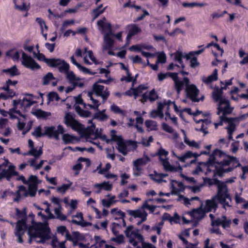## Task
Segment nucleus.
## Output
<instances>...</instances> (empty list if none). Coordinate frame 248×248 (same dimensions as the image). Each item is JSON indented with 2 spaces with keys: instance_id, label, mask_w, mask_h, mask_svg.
I'll return each mask as SVG.
<instances>
[{
  "instance_id": "393cba45",
  "label": "nucleus",
  "mask_w": 248,
  "mask_h": 248,
  "mask_svg": "<svg viewBox=\"0 0 248 248\" xmlns=\"http://www.w3.org/2000/svg\"><path fill=\"white\" fill-rule=\"evenodd\" d=\"M168 176L167 174H164V173H156L155 175L153 174H150V178L153 180L154 181H155L156 182L158 183H160L162 182H166V181L163 180V178L166 177Z\"/></svg>"
},
{
  "instance_id": "0eeeda50",
  "label": "nucleus",
  "mask_w": 248,
  "mask_h": 248,
  "mask_svg": "<svg viewBox=\"0 0 248 248\" xmlns=\"http://www.w3.org/2000/svg\"><path fill=\"white\" fill-rule=\"evenodd\" d=\"M15 169L16 167L8 159H4V161L0 165V180L6 178L10 181L13 176L17 175L18 173Z\"/></svg>"
},
{
  "instance_id": "1a4fd4ad",
  "label": "nucleus",
  "mask_w": 248,
  "mask_h": 248,
  "mask_svg": "<svg viewBox=\"0 0 248 248\" xmlns=\"http://www.w3.org/2000/svg\"><path fill=\"white\" fill-rule=\"evenodd\" d=\"M22 64L26 68L34 70L39 69L41 66L31 56H28L24 52L22 53Z\"/></svg>"
},
{
  "instance_id": "f03ea898",
  "label": "nucleus",
  "mask_w": 248,
  "mask_h": 248,
  "mask_svg": "<svg viewBox=\"0 0 248 248\" xmlns=\"http://www.w3.org/2000/svg\"><path fill=\"white\" fill-rule=\"evenodd\" d=\"M27 233L30 237L28 241L30 244L33 240L43 244L51 237L50 230L47 222L38 223L29 227Z\"/></svg>"
},
{
  "instance_id": "a878e982",
  "label": "nucleus",
  "mask_w": 248,
  "mask_h": 248,
  "mask_svg": "<svg viewBox=\"0 0 248 248\" xmlns=\"http://www.w3.org/2000/svg\"><path fill=\"white\" fill-rule=\"evenodd\" d=\"M182 132H183L184 135V141L190 147H193L196 148V149H199L200 148V145L198 143H197L194 140L190 141L186 136V133L185 130H181Z\"/></svg>"
},
{
  "instance_id": "72a5a7b5",
  "label": "nucleus",
  "mask_w": 248,
  "mask_h": 248,
  "mask_svg": "<svg viewBox=\"0 0 248 248\" xmlns=\"http://www.w3.org/2000/svg\"><path fill=\"white\" fill-rule=\"evenodd\" d=\"M150 158L149 157L146 156L145 157L143 158H140L137 159V160H135L133 162L134 166H140L142 165L146 164L147 162L150 161Z\"/></svg>"
},
{
  "instance_id": "338daca9",
  "label": "nucleus",
  "mask_w": 248,
  "mask_h": 248,
  "mask_svg": "<svg viewBox=\"0 0 248 248\" xmlns=\"http://www.w3.org/2000/svg\"><path fill=\"white\" fill-rule=\"evenodd\" d=\"M111 133V140L113 141H118L120 140H121V138H120L119 137L115 135L116 131L115 130H112L110 131Z\"/></svg>"
},
{
  "instance_id": "2eb2a0df",
  "label": "nucleus",
  "mask_w": 248,
  "mask_h": 248,
  "mask_svg": "<svg viewBox=\"0 0 248 248\" xmlns=\"http://www.w3.org/2000/svg\"><path fill=\"white\" fill-rule=\"evenodd\" d=\"M111 35H114V34H104L103 46V51L107 49H110L113 46L114 40Z\"/></svg>"
},
{
  "instance_id": "7c9ffc66",
  "label": "nucleus",
  "mask_w": 248,
  "mask_h": 248,
  "mask_svg": "<svg viewBox=\"0 0 248 248\" xmlns=\"http://www.w3.org/2000/svg\"><path fill=\"white\" fill-rule=\"evenodd\" d=\"M171 186H172V190H171V194L177 195H178V196H179L180 195V193L181 192H183L185 189L184 186L182 183H179L178 184V186L179 187V188H178V189H176V188H175L173 186L172 184L171 185Z\"/></svg>"
},
{
  "instance_id": "c85d7f7f",
  "label": "nucleus",
  "mask_w": 248,
  "mask_h": 248,
  "mask_svg": "<svg viewBox=\"0 0 248 248\" xmlns=\"http://www.w3.org/2000/svg\"><path fill=\"white\" fill-rule=\"evenodd\" d=\"M65 74L67 78L71 83L77 84V81L80 79L77 77L72 71L69 72L68 71Z\"/></svg>"
},
{
  "instance_id": "ea45409f",
  "label": "nucleus",
  "mask_w": 248,
  "mask_h": 248,
  "mask_svg": "<svg viewBox=\"0 0 248 248\" xmlns=\"http://www.w3.org/2000/svg\"><path fill=\"white\" fill-rule=\"evenodd\" d=\"M14 50H11L6 52V55L12 58L14 61L18 60L19 58V53L18 51H16L13 53Z\"/></svg>"
},
{
  "instance_id": "bf43d9fd",
  "label": "nucleus",
  "mask_w": 248,
  "mask_h": 248,
  "mask_svg": "<svg viewBox=\"0 0 248 248\" xmlns=\"http://www.w3.org/2000/svg\"><path fill=\"white\" fill-rule=\"evenodd\" d=\"M50 204L47 203V207L45 209V212L47 214V219H54L55 218V216L51 213L49 208Z\"/></svg>"
},
{
  "instance_id": "6ab92c4d",
  "label": "nucleus",
  "mask_w": 248,
  "mask_h": 248,
  "mask_svg": "<svg viewBox=\"0 0 248 248\" xmlns=\"http://www.w3.org/2000/svg\"><path fill=\"white\" fill-rule=\"evenodd\" d=\"M95 125L92 124L91 126H88V127L84 129L83 131V134L85 136L86 138L87 139L89 138V137L93 135L94 134H95L96 135H98V129H96L95 131Z\"/></svg>"
},
{
  "instance_id": "5701e85b",
  "label": "nucleus",
  "mask_w": 248,
  "mask_h": 248,
  "mask_svg": "<svg viewBox=\"0 0 248 248\" xmlns=\"http://www.w3.org/2000/svg\"><path fill=\"white\" fill-rule=\"evenodd\" d=\"M117 149H118V151L122 154L124 155H126L127 154V146L122 141V139L117 141Z\"/></svg>"
},
{
  "instance_id": "37998d69",
  "label": "nucleus",
  "mask_w": 248,
  "mask_h": 248,
  "mask_svg": "<svg viewBox=\"0 0 248 248\" xmlns=\"http://www.w3.org/2000/svg\"><path fill=\"white\" fill-rule=\"evenodd\" d=\"M75 120L73 116L69 113H66L64 116V123L68 126H69Z\"/></svg>"
},
{
  "instance_id": "13d9d810",
  "label": "nucleus",
  "mask_w": 248,
  "mask_h": 248,
  "mask_svg": "<svg viewBox=\"0 0 248 248\" xmlns=\"http://www.w3.org/2000/svg\"><path fill=\"white\" fill-rule=\"evenodd\" d=\"M133 229V226L132 225L128 226L126 230L124 231V233L125 235L128 238H131V232H132V230Z\"/></svg>"
},
{
  "instance_id": "423d86ee",
  "label": "nucleus",
  "mask_w": 248,
  "mask_h": 248,
  "mask_svg": "<svg viewBox=\"0 0 248 248\" xmlns=\"http://www.w3.org/2000/svg\"><path fill=\"white\" fill-rule=\"evenodd\" d=\"M16 216L21 219L17 221L14 233L17 237V242L20 243H22L24 242L22 236L24 234L27 229L26 213L21 211L18 208L16 209Z\"/></svg>"
},
{
  "instance_id": "09e8293b",
  "label": "nucleus",
  "mask_w": 248,
  "mask_h": 248,
  "mask_svg": "<svg viewBox=\"0 0 248 248\" xmlns=\"http://www.w3.org/2000/svg\"><path fill=\"white\" fill-rule=\"evenodd\" d=\"M217 77H215L213 75H211L207 78L204 77L202 78L203 81L206 84H208L213 81L217 80Z\"/></svg>"
},
{
  "instance_id": "ddd939ff",
  "label": "nucleus",
  "mask_w": 248,
  "mask_h": 248,
  "mask_svg": "<svg viewBox=\"0 0 248 248\" xmlns=\"http://www.w3.org/2000/svg\"><path fill=\"white\" fill-rule=\"evenodd\" d=\"M186 92L193 102L199 101V99L197 98L199 91L195 85L194 84H188L186 88Z\"/></svg>"
},
{
  "instance_id": "a211bd4d",
  "label": "nucleus",
  "mask_w": 248,
  "mask_h": 248,
  "mask_svg": "<svg viewBox=\"0 0 248 248\" xmlns=\"http://www.w3.org/2000/svg\"><path fill=\"white\" fill-rule=\"evenodd\" d=\"M21 192H23V196L24 197H27L30 196L29 193L26 189L25 186H20L18 187V189L16 191V197L14 199V201L18 202L21 197Z\"/></svg>"
},
{
  "instance_id": "c756f323",
  "label": "nucleus",
  "mask_w": 248,
  "mask_h": 248,
  "mask_svg": "<svg viewBox=\"0 0 248 248\" xmlns=\"http://www.w3.org/2000/svg\"><path fill=\"white\" fill-rule=\"evenodd\" d=\"M54 213L57 219L61 220H65L66 219V217L62 213V207L61 205H59L58 207L55 208Z\"/></svg>"
},
{
  "instance_id": "680f3d73",
  "label": "nucleus",
  "mask_w": 248,
  "mask_h": 248,
  "mask_svg": "<svg viewBox=\"0 0 248 248\" xmlns=\"http://www.w3.org/2000/svg\"><path fill=\"white\" fill-rule=\"evenodd\" d=\"M162 128L164 130L169 133H172L173 132V128L165 123L162 124Z\"/></svg>"
},
{
  "instance_id": "dca6fc26",
  "label": "nucleus",
  "mask_w": 248,
  "mask_h": 248,
  "mask_svg": "<svg viewBox=\"0 0 248 248\" xmlns=\"http://www.w3.org/2000/svg\"><path fill=\"white\" fill-rule=\"evenodd\" d=\"M189 79L187 77H185L182 80L179 79L178 80L175 81L174 88L177 93H180V92L183 90L184 85H185L186 88L189 84Z\"/></svg>"
},
{
  "instance_id": "6e6552de",
  "label": "nucleus",
  "mask_w": 248,
  "mask_h": 248,
  "mask_svg": "<svg viewBox=\"0 0 248 248\" xmlns=\"http://www.w3.org/2000/svg\"><path fill=\"white\" fill-rule=\"evenodd\" d=\"M22 64L26 68L34 70L39 69L41 66L31 56H28L24 52L22 53Z\"/></svg>"
},
{
  "instance_id": "de8ad7c7",
  "label": "nucleus",
  "mask_w": 248,
  "mask_h": 248,
  "mask_svg": "<svg viewBox=\"0 0 248 248\" xmlns=\"http://www.w3.org/2000/svg\"><path fill=\"white\" fill-rule=\"evenodd\" d=\"M116 236V237L111 238V241H114L118 244H121L124 242V237L123 234L118 235Z\"/></svg>"
},
{
  "instance_id": "6e6d98bb",
  "label": "nucleus",
  "mask_w": 248,
  "mask_h": 248,
  "mask_svg": "<svg viewBox=\"0 0 248 248\" xmlns=\"http://www.w3.org/2000/svg\"><path fill=\"white\" fill-rule=\"evenodd\" d=\"M101 202L104 206L109 208L112 204L115 203L116 201L111 202L109 200L103 199Z\"/></svg>"
},
{
  "instance_id": "473e14b6",
  "label": "nucleus",
  "mask_w": 248,
  "mask_h": 248,
  "mask_svg": "<svg viewBox=\"0 0 248 248\" xmlns=\"http://www.w3.org/2000/svg\"><path fill=\"white\" fill-rule=\"evenodd\" d=\"M75 110L79 115L84 117H88L91 114L88 110H83L78 106L75 107Z\"/></svg>"
},
{
  "instance_id": "bb28decb",
  "label": "nucleus",
  "mask_w": 248,
  "mask_h": 248,
  "mask_svg": "<svg viewBox=\"0 0 248 248\" xmlns=\"http://www.w3.org/2000/svg\"><path fill=\"white\" fill-rule=\"evenodd\" d=\"M46 64L51 67H58L62 62V59L51 58L46 60Z\"/></svg>"
},
{
  "instance_id": "58836bf2",
  "label": "nucleus",
  "mask_w": 248,
  "mask_h": 248,
  "mask_svg": "<svg viewBox=\"0 0 248 248\" xmlns=\"http://www.w3.org/2000/svg\"><path fill=\"white\" fill-rule=\"evenodd\" d=\"M93 93L91 92H89L88 93V96L90 97V99L92 100L93 103L95 105V106H93L92 105H88L89 107L91 108H93L95 109H98V107L99 106V104L98 103V101L97 100H95L93 98L92 96Z\"/></svg>"
},
{
  "instance_id": "4be33fe9",
  "label": "nucleus",
  "mask_w": 248,
  "mask_h": 248,
  "mask_svg": "<svg viewBox=\"0 0 248 248\" xmlns=\"http://www.w3.org/2000/svg\"><path fill=\"white\" fill-rule=\"evenodd\" d=\"M145 212L146 211L142 207L137 210H129L127 211L128 215L135 218H140Z\"/></svg>"
},
{
  "instance_id": "4c0bfd02",
  "label": "nucleus",
  "mask_w": 248,
  "mask_h": 248,
  "mask_svg": "<svg viewBox=\"0 0 248 248\" xmlns=\"http://www.w3.org/2000/svg\"><path fill=\"white\" fill-rule=\"evenodd\" d=\"M129 32L134 35L141 31V29L136 24H131L129 26Z\"/></svg>"
},
{
  "instance_id": "0e129e2a",
  "label": "nucleus",
  "mask_w": 248,
  "mask_h": 248,
  "mask_svg": "<svg viewBox=\"0 0 248 248\" xmlns=\"http://www.w3.org/2000/svg\"><path fill=\"white\" fill-rule=\"evenodd\" d=\"M129 58L130 60H131L134 63L142 62L141 58L140 57H139L138 55H136L134 57L130 56Z\"/></svg>"
},
{
  "instance_id": "20e7f679",
  "label": "nucleus",
  "mask_w": 248,
  "mask_h": 248,
  "mask_svg": "<svg viewBox=\"0 0 248 248\" xmlns=\"http://www.w3.org/2000/svg\"><path fill=\"white\" fill-rule=\"evenodd\" d=\"M64 132V128L62 126L59 125L56 129L54 126H45L44 127V132H41V127L38 126L34 131L32 132V135L36 138L41 137L42 136L46 135L49 138H54L56 140L59 139V134H63Z\"/></svg>"
},
{
  "instance_id": "f3484780",
  "label": "nucleus",
  "mask_w": 248,
  "mask_h": 248,
  "mask_svg": "<svg viewBox=\"0 0 248 248\" xmlns=\"http://www.w3.org/2000/svg\"><path fill=\"white\" fill-rule=\"evenodd\" d=\"M106 19L105 17H104L103 20H100L97 21V25L102 28V31H104L107 30L108 31L106 32L105 33L108 34H114L112 32V30L111 28V25L110 23H106L104 22V20H106Z\"/></svg>"
},
{
  "instance_id": "b1692460",
  "label": "nucleus",
  "mask_w": 248,
  "mask_h": 248,
  "mask_svg": "<svg viewBox=\"0 0 248 248\" xmlns=\"http://www.w3.org/2000/svg\"><path fill=\"white\" fill-rule=\"evenodd\" d=\"M43 154L42 148H40L38 150L36 149H31L28 153H24V155H31L33 156L35 158H38Z\"/></svg>"
},
{
  "instance_id": "9b49d317",
  "label": "nucleus",
  "mask_w": 248,
  "mask_h": 248,
  "mask_svg": "<svg viewBox=\"0 0 248 248\" xmlns=\"http://www.w3.org/2000/svg\"><path fill=\"white\" fill-rule=\"evenodd\" d=\"M221 112L222 113L221 116H220V121L219 123H216L215 124V128H217L219 125H222L223 123H227L228 125L226 127L228 130L229 134L228 139L229 140L232 138V118H228L226 116L228 114H224V110H222Z\"/></svg>"
},
{
  "instance_id": "c9c22d12",
  "label": "nucleus",
  "mask_w": 248,
  "mask_h": 248,
  "mask_svg": "<svg viewBox=\"0 0 248 248\" xmlns=\"http://www.w3.org/2000/svg\"><path fill=\"white\" fill-rule=\"evenodd\" d=\"M145 125L147 127L150 128L151 130H155L157 129V124L156 122L153 120H146L145 122Z\"/></svg>"
},
{
  "instance_id": "39448f33",
  "label": "nucleus",
  "mask_w": 248,
  "mask_h": 248,
  "mask_svg": "<svg viewBox=\"0 0 248 248\" xmlns=\"http://www.w3.org/2000/svg\"><path fill=\"white\" fill-rule=\"evenodd\" d=\"M224 155V154L220 150L216 149L213 151L212 155H210L208 160L206 163L208 166L213 165L215 163L220 164L222 166V168L218 170L217 172V174L219 176H222L223 172H227L231 171V168L229 167L227 169L224 168L225 166L229 165L230 160H224L223 161H220V163L218 161L217 158L223 156Z\"/></svg>"
},
{
  "instance_id": "603ef678",
  "label": "nucleus",
  "mask_w": 248,
  "mask_h": 248,
  "mask_svg": "<svg viewBox=\"0 0 248 248\" xmlns=\"http://www.w3.org/2000/svg\"><path fill=\"white\" fill-rule=\"evenodd\" d=\"M105 110L96 113L95 115V118L100 120H103L107 118V116L104 113Z\"/></svg>"
},
{
  "instance_id": "2f4dec72",
  "label": "nucleus",
  "mask_w": 248,
  "mask_h": 248,
  "mask_svg": "<svg viewBox=\"0 0 248 248\" xmlns=\"http://www.w3.org/2000/svg\"><path fill=\"white\" fill-rule=\"evenodd\" d=\"M59 71L61 73H66L69 70V65L65 61L62 60L61 64L58 66Z\"/></svg>"
},
{
  "instance_id": "49530a36",
  "label": "nucleus",
  "mask_w": 248,
  "mask_h": 248,
  "mask_svg": "<svg viewBox=\"0 0 248 248\" xmlns=\"http://www.w3.org/2000/svg\"><path fill=\"white\" fill-rule=\"evenodd\" d=\"M48 98L49 101L56 100L57 101L60 100V97L56 92H51L48 94Z\"/></svg>"
},
{
  "instance_id": "c03bdc74",
  "label": "nucleus",
  "mask_w": 248,
  "mask_h": 248,
  "mask_svg": "<svg viewBox=\"0 0 248 248\" xmlns=\"http://www.w3.org/2000/svg\"><path fill=\"white\" fill-rule=\"evenodd\" d=\"M74 23L75 21L74 19L65 20L61 27V30L62 31H64L68 26L74 24Z\"/></svg>"
},
{
  "instance_id": "e433bc0d",
  "label": "nucleus",
  "mask_w": 248,
  "mask_h": 248,
  "mask_svg": "<svg viewBox=\"0 0 248 248\" xmlns=\"http://www.w3.org/2000/svg\"><path fill=\"white\" fill-rule=\"evenodd\" d=\"M34 115L37 117L45 118L50 115V112H46L41 109L37 110L34 113Z\"/></svg>"
},
{
  "instance_id": "f704fd0d",
  "label": "nucleus",
  "mask_w": 248,
  "mask_h": 248,
  "mask_svg": "<svg viewBox=\"0 0 248 248\" xmlns=\"http://www.w3.org/2000/svg\"><path fill=\"white\" fill-rule=\"evenodd\" d=\"M55 79L53 74L49 72L43 77L42 83L44 85H47L51 80Z\"/></svg>"
},
{
  "instance_id": "79ce46f5",
  "label": "nucleus",
  "mask_w": 248,
  "mask_h": 248,
  "mask_svg": "<svg viewBox=\"0 0 248 248\" xmlns=\"http://www.w3.org/2000/svg\"><path fill=\"white\" fill-rule=\"evenodd\" d=\"M174 59L175 61L178 62L182 65V67L183 68H184V65L182 64V58H183V54L182 52L177 51L174 54Z\"/></svg>"
},
{
  "instance_id": "9d476101",
  "label": "nucleus",
  "mask_w": 248,
  "mask_h": 248,
  "mask_svg": "<svg viewBox=\"0 0 248 248\" xmlns=\"http://www.w3.org/2000/svg\"><path fill=\"white\" fill-rule=\"evenodd\" d=\"M93 91L97 96H100L102 98V103H104L109 96V92L108 88L103 85H99L95 83L93 86Z\"/></svg>"
},
{
  "instance_id": "4468645a",
  "label": "nucleus",
  "mask_w": 248,
  "mask_h": 248,
  "mask_svg": "<svg viewBox=\"0 0 248 248\" xmlns=\"http://www.w3.org/2000/svg\"><path fill=\"white\" fill-rule=\"evenodd\" d=\"M231 224V220L230 219H228L225 216H222L220 218H218L215 220H212L211 223L212 226H218L221 225L224 229L229 227Z\"/></svg>"
},
{
  "instance_id": "7ed1b4c3",
  "label": "nucleus",
  "mask_w": 248,
  "mask_h": 248,
  "mask_svg": "<svg viewBox=\"0 0 248 248\" xmlns=\"http://www.w3.org/2000/svg\"><path fill=\"white\" fill-rule=\"evenodd\" d=\"M223 89L225 90V87H221V89L217 88L214 89L212 93V96L215 101H218L217 115H219L222 110H224V114H230L232 111V108L230 107V102L222 97Z\"/></svg>"
},
{
  "instance_id": "412c9836",
  "label": "nucleus",
  "mask_w": 248,
  "mask_h": 248,
  "mask_svg": "<svg viewBox=\"0 0 248 248\" xmlns=\"http://www.w3.org/2000/svg\"><path fill=\"white\" fill-rule=\"evenodd\" d=\"M160 160L161 161L162 164L166 170L177 171V169L170 165L168 158H163L160 157Z\"/></svg>"
},
{
  "instance_id": "052dcab7",
  "label": "nucleus",
  "mask_w": 248,
  "mask_h": 248,
  "mask_svg": "<svg viewBox=\"0 0 248 248\" xmlns=\"http://www.w3.org/2000/svg\"><path fill=\"white\" fill-rule=\"evenodd\" d=\"M166 62V57L164 53H160L157 57V62L161 63H165Z\"/></svg>"
},
{
  "instance_id": "a18cd8bd",
  "label": "nucleus",
  "mask_w": 248,
  "mask_h": 248,
  "mask_svg": "<svg viewBox=\"0 0 248 248\" xmlns=\"http://www.w3.org/2000/svg\"><path fill=\"white\" fill-rule=\"evenodd\" d=\"M72 183L69 184H63L61 186L57 188V191L63 194L70 187Z\"/></svg>"
},
{
  "instance_id": "3c124183",
  "label": "nucleus",
  "mask_w": 248,
  "mask_h": 248,
  "mask_svg": "<svg viewBox=\"0 0 248 248\" xmlns=\"http://www.w3.org/2000/svg\"><path fill=\"white\" fill-rule=\"evenodd\" d=\"M62 140L65 143H69L73 141L74 138L69 134H65L62 136Z\"/></svg>"
},
{
  "instance_id": "e2e57ef3",
  "label": "nucleus",
  "mask_w": 248,
  "mask_h": 248,
  "mask_svg": "<svg viewBox=\"0 0 248 248\" xmlns=\"http://www.w3.org/2000/svg\"><path fill=\"white\" fill-rule=\"evenodd\" d=\"M57 231L58 233H61L62 235L64 234V233H66L68 232L66 227L64 226H60L57 227Z\"/></svg>"
},
{
  "instance_id": "f8f14e48",
  "label": "nucleus",
  "mask_w": 248,
  "mask_h": 248,
  "mask_svg": "<svg viewBox=\"0 0 248 248\" xmlns=\"http://www.w3.org/2000/svg\"><path fill=\"white\" fill-rule=\"evenodd\" d=\"M28 181V192L29 193L31 197L35 196L38 184V179L37 177L35 175H31Z\"/></svg>"
},
{
  "instance_id": "aec40b11",
  "label": "nucleus",
  "mask_w": 248,
  "mask_h": 248,
  "mask_svg": "<svg viewBox=\"0 0 248 248\" xmlns=\"http://www.w3.org/2000/svg\"><path fill=\"white\" fill-rule=\"evenodd\" d=\"M2 72L11 77L20 75V72L17 68L16 65H14L10 68L3 69L2 70Z\"/></svg>"
},
{
  "instance_id": "774afa93",
  "label": "nucleus",
  "mask_w": 248,
  "mask_h": 248,
  "mask_svg": "<svg viewBox=\"0 0 248 248\" xmlns=\"http://www.w3.org/2000/svg\"><path fill=\"white\" fill-rule=\"evenodd\" d=\"M182 200L184 201V203L186 206H188L190 204L189 200L188 198H186L182 195H180L177 199V201H180Z\"/></svg>"
},
{
  "instance_id": "a19ab883",
  "label": "nucleus",
  "mask_w": 248,
  "mask_h": 248,
  "mask_svg": "<svg viewBox=\"0 0 248 248\" xmlns=\"http://www.w3.org/2000/svg\"><path fill=\"white\" fill-rule=\"evenodd\" d=\"M33 102L31 101L30 99L24 98L22 102L20 103V105L22 107H23L24 108H30L33 104Z\"/></svg>"
},
{
  "instance_id": "4d7b16f0",
  "label": "nucleus",
  "mask_w": 248,
  "mask_h": 248,
  "mask_svg": "<svg viewBox=\"0 0 248 248\" xmlns=\"http://www.w3.org/2000/svg\"><path fill=\"white\" fill-rule=\"evenodd\" d=\"M157 98V95L155 91V90H152L149 93V99L151 101H154Z\"/></svg>"
},
{
  "instance_id": "f257e3e1",
  "label": "nucleus",
  "mask_w": 248,
  "mask_h": 248,
  "mask_svg": "<svg viewBox=\"0 0 248 248\" xmlns=\"http://www.w3.org/2000/svg\"><path fill=\"white\" fill-rule=\"evenodd\" d=\"M218 201L224 208L231 207L232 203L231 197L228 194V189L226 185L219 184L218 186V192L217 195L211 200H207L204 205L202 204L201 206L197 209H194L189 212V215L195 219L197 222L202 219L204 216L205 213L215 209L217 206ZM197 222L194 225L196 226Z\"/></svg>"
},
{
  "instance_id": "69168bd1",
  "label": "nucleus",
  "mask_w": 248,
  "mask_h": 248,
  "mask_svg": "<svg viewBox=\"0 0 248 248\" xmlns=\"http://www.w3.org/2000/svg\"><path fill=\"white\" fill-rule=\"evenodd\" d=\"M164 105H166V104H162L161 103H158V106H157V109H156L161 114L160 118H163L164 116V114L162 112V110L163 109V107Z\"/></svg>"
},
{
  "instance_id": "8fccbe9b",
  "label": "nucleus",
  "mask_w": 248,
  "mask_h": 248,
  "mask_svg": "<svg viewBox=\"0 0 248 248\" xmlns=\"http://www.w3.org/2000/svg\"><path fill=\"white\" fill-rule=\"evenodd\" d=\"M40 51H38V54H36L35 52L33 53V55L35 58H37L38 60L42 61L45 62L46 63V60H48L49 59L46 58L45 56L42 54L40 53Z\"/></svg>"
},
{
  "instance_id": "cd10ccee",
  "label": "nucleus",
  "mask_w": 248,
  "mask_h": 248,
  "mask_svg": "<svg viewBox=\"0 0 248 248\" xmlns=\"http://www.w3.org/2000/svg\"><path fill=\"white\" fill-rule=\"evenodd\" d=\"M94 187L97 188H103L106 191H110L112 188V186L108 182H104L100 184H95Z\"/></svg>"
},
{
  "instance_id": "5fc2aeb1",
  "label": "nucleus",
  "mask_w": 248,
  "mask_h": 248,
  "mask_svg": "<svg viewBox=\"0 0 248 248\" xmlns=\"http://www.w3.org/2000/svg\"><path fill=\"white\" fill-rule=\"evenodd\" d=\"M107 8V6L105 7L102 10H98V9H94L93 10V13L94 14V18H97L100 15L102 14L106 9Z\"/></svg>"
},
{
  "instance_id": "864d4df0",
  "label": "nucleus",
  "mask_w": 248,
  "mask_h": 248,
  "mask_svg": "<svg viewBox=\"0 0 248 248\" xmlns=\"http://www.w3.org/2000/svg\"><path fill=\"white\" fill-rule=\"evenodd\" d=\"M69 126L76 130H79L81 128V124L76 120Z\"/></svg>"
}]
</instances>
